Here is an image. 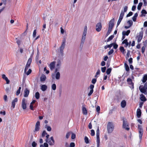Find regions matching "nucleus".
Listing matches in <instances>:
<instances>
[{"label": "nucleus", "mask_w": 147, "mask_h": 147, "mask_svg": "<svg viewBox=\"0 0 147 147\" xmlns=\"http://www.w3.org/2000/svg\"><path fill=\"white\" fill-rule=\"evenodd\" d=\"M114 37L113 35H112L111 36L107 39V42L110 41V40H112Z\"/></svg>", "instance_id": "obj_38"}, {"label": "nucleus", "mask_w": 147, "mask_h": 147, "mask_svg": "<svg viewBox=\"0 0 147 147\" xmlns=\"http://www.w3.org/2000/svg\"><path fill=\"white\" fill-rule=\"evenodd\" d=\"M47 133H46L45 131H44L42 132V137H44L45 136V135L47 134Z\"/></svg>", "instance_id": "obj_50"}, {"label": "nucleus", "mask_w": 147, "mask_h": 147, "mask_svg": "<svg viewBox=\"0 0 147 147\" xmlns=\"http://www.w3.org/2000/svg\"><path fill=\"white\" fill-rule=\"evenodd\" d=\"M114 52V50L113 49H111L108 52V55H110L111 54H112Z\"/></svg>", "instance_id": "obj_48"}, {"label": "nucleus", "mask_w": 147, "mask_h": 147, "mask_svg": "<svg viewBox=\"0 0 147 147\" xmlns=\"http://www.w3.org/2000/svg\"><path fill=\"white\" fill-rule=\"evenodd\" d=\"M127 82H128V84H130L132 87L133 88H134V84L132 82V80L129 78H127Z\"/></svg>", "instance_id": "obj_18"}, {"label": "nucleus", "mask_w": 147, "mask_h": 147, "mask_svg": "<svg viewBox=\"0 0 147 147\" xmlns=\"http://www.w3.org/2000/svg\"><path fill=\"white\" fill-rule=\"evenodd\" d=\"M138 14L137 13H136L135 14L134 16H133V17L132 18V19L133 20L134 22H136V18L138 16Z\"/></svg>", "instance_id": "obj_31"}, {"label": "nucleus", "mask_w": 147, "mask_h": 147, "mask_svg": "<svg viewBox=\"0 0 147 147\" xmlns=\"http://www.w3.org/2000/svg\"><path fill=\"white\" fill-rule=\"evenodd\" d=\"M142 14L141 15V16H145V15L147 13L146 11L144 9H142L141 11Z\"/></svg>", "instance_id": "obj_29"}, {"label": "nucleus", "mask_w": 147, "mask_h": 147, "mask_svg": "<svg viewBox=\"0 0 147 147\" xmlns=\"http://www.w3.org/2000/svg\"><path fill=\"white\" fill-rule=\"evenodd\" d=\"M124 66L126 71H129V69L128 65L126 63H125Z\"/></svg>", "instance_id": "obj_33"}, {"label": "nucleus", "mask_w": 147, "mask_h": 147, "mask_svg": "<svg viewBox=\"0 0 147 147\" xmlns=\"http://www.w3.org/2000/svg\"><path fill=\"white\" fill-rule=\"evenodd\" d=\"M65 42L66 40L65 39H64L62 40L61 45L60 47V53L62 54H63V51L65 45Z\"/></svg>", "instance_id": "obj_4"}, {"label": "nucleus", "mask_w": 147, "mask_h": 147, "mask_svg": "<svg viewBox=\"0 0 147 147\" xmlns=\"http://www.w3.org/2000/svg\"><path fill=\"white\" fill-rule=\"evenodd\" d=\"M35 97L37 99L39 98L40 97V94L38 92H37L35 93Z\"/></svg>", "instance_id": "obj_39"}, {"label": "nucleus", "mask_w": 147, "mask_h": 147, "mask_svg": "<svg viewBox=\"0 0 147 147\" xmlns=\"http://www.w3.org/2000/svg\"><path fill=\"white\" fill-rule=\"evenodd\" d=\"M76 138V135L74 133H72L71 135V138L72 139H74Z\"/></svg>", "instance_id": "obj_57"}, {"label": "nucleus", "mask_w": 147, "mask_h": 147, "mask_svg": "<svg viewBox=\"0 0 147 147\" xmlns=\"http://www.w3.org/2000/svg\"><path fill=\"white\" fill-rule=\"evenodd\" d=\"M139 89L140 91L142 93H144L145 94H147V92H146L147 90L143 86L141 85L139 88Z\"/></svg>", "instance_id": "obj_7"}, {"label": "nucleus", "mask_w": 147, "mask_h": 147, "mask_svg": "<svg viewBox=\"0 0 147 147\" xmlns=\"http://www.w3.org/2000/svg\"><path fill=\"white\" fill-rule=\"evenodd\" d=\"M112 69L111 68H109L107 69L106 71V73L107 75H109L111 73V71Z\"/></svg>", "instance_id": "obj_35"}, {"label": "nucleus", "mask_w": 147, "mask_h": 147, "mask_svg": "<svg viewBox=\"0 0 147 147\" xmlns=\"http://www.w3.org/2000/svg\"><path fill=\"white\" fill-rule=\"evenodd\" d=\"M107 131L108 133H111L113 131L114 126L112 123L109 122L107 124Z\"/></svg>", "instance_id": "obj_1"}, {"label": "nucleus", "mask_w": 147, "mask_h": 147, "mask_svg": "<svg viewBox=\"0 0 147 147\" xmlns=\"http://www.w3.org/2000/svg\"><path fill=\"white\" fill-rule=\"evenodd\" d=\"M123 128H125L126 130H129V127H128L129 125L126 122L124 119L123 120Z\"/></svg>", "instance_id": "obj_10"}, {"label": "nucleus", "mask_w": 147, "mask_h": 147, "mask_svg": "<svg viewBox=\"0 0 147 147\" xmlns=\"http://www.w3.org/2000/svg\"><path fill=\"white\" fill-rule=\"evenodd\" d=\"M56 62L54 61L51 62L49 65V67L51 70H52L55 67V65Z\"/></svg>", "instance_id": "obj_15"}, {"label": "nucleus", "mask_w": 147, "mask_h": 147, "mask_svg": "<svg viewBox=\"0 0 147 147\" xmlns=\"http://www.w3.org/2000/svg\"><path fill=\"white\" fill-rule=\"evenodd\" d=\"M147 80V75H145L143 77L142 82L143 83H145Z\"/></svg>", "instance_id": "obj_30"}, {"label": "nucleus", "mask_w": 147, "mask_h": 147, "mask_svg": "<svg viewBox=\"0 0 147 147\" xmlns=\"http://www.w3.org/2000/svg\"><path fill=\"white\" fill-rule=\"evenodd\" d=\"M143 32H140L139 33V35L137 36L138 39V42H140L142 40L143 36Z\"/></svg>", "instance_id": "obj_9"}, {"label": "nucleus", "mask_w": 147, "mask_h": 147, "mask_svg": "<svg viewBox=\"0 0 147 147\" xmlns=\"http://www.w3.org/2000/svg\"><path fill=\"white\" fill-rule=\"evenodd\" d=\"M55 73H56L55 74H53L52 75V78L54 79L55 77V78L57 80L59 79L60 76V73L59 72H58V71L56 72H55Z\"/></svg>", "instance_id": "obj_5"}, {"label": "nucleus", "mask_w": 147, "mask_h": 147, "mask_svg": "<svg viewBox=\"0 0 147 147\" xmlns=\"http://www.w3.org/2000/svg\"><path fill=\"white\" fill-rule=\"evenodd\" d=\"M114 44V43H112L110 45H107L104 48L106 49L108 48H111L113 46Z\"/></svg>", "instance_id": "obj_34"}, {"label": "nucleus", "mask_w": 147, "mask_h": 147, "mask_svg": "<svg viewBox=\"0 0 147 147\" xmlns=\"http://www.w3.org/2000/svg\"><path fill=\"white\" fill-rule=\"evenodd\" d=\"M84 140H85V142L86 144H88L89 143L88 139L87 137L85 136V137Z\"/></svg>", "instance_id": "obj_42"}, {"label": "nucleus", "mask_w": 147, "mask_h": 147, "mask_svg": "<svg viewBox=\"0 0 147 147\" xmlns=\"http://www.w3.org/2000/svg\"><path fill=\"white\" fill-rule=\"evenodd\" d=\"M70 133H71L70 132H69L67 133V134H66V137L67 139L68 138H69V137L70 135Z\"/></svg>", "instance_id": "obj_55"}, {"label": "nucleus", "mask_w": 147, "mask_h": 147, "mask_svg": "<svg viewBox=\"0 0 147 147\" xmlns=\"http://www.w3.org/2000/svg\"><path fill=\"white\" fill-rule=\"evenodd\" d=\"M96 30L98 32L100 31L102 28L101 24L100 22H99L97 24L96 26Z\"/></svg>", "instance_id": "obj_11"}, {"label": "nucleus", "mask_w": 147, "mask_h": 147, "mask_svg": "<svg viewBox=\"0 0 147 147\" xmlns=\"http://www.w3.org/2000/svg\"><path fill=\"white\" fill-rule=\"evenodd\" d=\"M47 87L45 85H42L41 86V89L43 91H45L47 89Z\"/></svg>", "instance_id": "obj_24"}, {"label": "nucleus", "mask_w": 147, "mask_h": 147, "mask_svg": "<svg viewBox=\"0 0 147 147\" xmlns=\"http://www.w3.org/2000/svg\"><path fill=\"white\" fill-rule=\"evenodd\" d=\"M75 146V143L74 142H71L70 144V147H74Z\"/></svg>", "instance_id": "obj_62"}, {"label": "nucleus", "mask_w": 147, "mask_h": 147, "mask_svg": "<svg viewBox=\"0 0 147 147\" xmlns=\"http://www.w3.org/2000/svg\"><path fill=\"white\" fill-rule=\"evenodd\" d=\"M61 64V60L58 59L57 60L56 62V64L55 68V72L59 70L60 69Z\"/></svg>", "instance_id": "obj_3"}, {"label": "nucleus", "mask_w": 147, "mask_h": 147, "mask_svg": "<svg viewBox=\"0 0 147 147\" xmlns=\"http://www.w3.org/2000/svg\"><path fill=\"white\" fill-rule=\"evenodd\" d=\"M32 145L33 147H36L37 145V144L34 141L32 142Z\"/></svg>", "instance_id": "obj_51"}, {"label": "nucleus", "mask_w": 147, "mask_h": 147, "mask_svg": "<svg viewBox=\"0 0 147 147\" xmlns=\"http://www.w3.org/2000/svg\"><path fill=\"white\" fill-rule=\"evenodd\" d=\"M91 135L92 136H94L95 135V132L94 130L92 129L91 130Z\"/></svg>", "instance_id": "obj_49"}, {"label": "nucleus", "mask_w": 147, "mask_h": 147, "mask_svg": "<svg viewBox=\"0 0 147 147\" xmlns=\"http://www.w3.org/2000/svg\"><path fill=\"white\" fill-rule=\"evenodd\" d=\"M114 43L113 45V48L115 49H116L117 48L118 46L117 44H115L114 43Z\"/></svg>", "instance_id": "obj_54"}, {"label": "nucleus", "mask_w": 147, "mask_h": 147, "mask_svg": "<svg viewBox=\"0 0 147 147\" xmlns=\"http://www.w3.org/2000/svg\"><path fill=\"white\" fill-rule=\"evenodd\" d=\"M36 30H34L33 31V37H35L36 36Z\"/></svg>", "instance_id": "obj_56"}, {"label": "nucleus", "mask_w": 147, "mask_h": 147, "mask_svg": "<svg viewBox=\"0 0 147 147\" xmlns=\"http://www.w3.org/2000/svg\"><path fill=\"white\" fill-rule=\"evenodd\" d=\"M84 42V41H81L80 45V47H81V48H82L83 47Z\"/></svg>", "instance_id": "obj_60"}, {"label": "nucleus", "mask_w": 147, "mask_h": 147, "mask_svg": "<svg viewBox=\"0 0 147 147\" xmlns=\"http://www.w3.org/2000/svg\"><path fill=\"white\" fill-rule=\"evenodd\" d=\"M93 92V89H92V90L91 89L90 92L88 94V96H90L92 94Z\"/></svg>", "instance_id": "obj_58"}, {"label": "nucleus", "mask_w": 147, "mask_h": 147, "mask_svg": "<svg viewBox=\"0 0 147 147\" xmlns=\"http://www.w3.org/2000/svg\"><path fill=\"white\" fill-rule=\"evenodd\" d=\"M106 69V68L105 67H102L101 68V71L103 73L105 72V71Z\"/></svg>", "instance_id": "obj_46"}, {"label": "nucleus", "mask_w": 147, "mask_h": 147, "mask_svg": "<svg viewBox=\"0 0 147 147\" xmlns=\"http://www.w3.org/2000/svg\"><path fill=\"white\" fill-rule=\"evenodd\" d=\"M112 30L108 29V31L106 34V36H107L109 35V34L111 32Z\"/></svg>", "instance_id": "obj_47"}, {"label": "nucleus", "mask_w": 147, "mask_h": 147, "mask_svg": "<svg viewBox=\"0 0 147 147\" xmlns=\"http://www.w3.org/2000/svg\"><path fill=\"white\" fill-rule=\"evenodd\" d=\"M100 69H98V70L97 72L96 73V75H99L100 74Z\"/></svg>", "instance_id": "obj_64"}, {"label": "nucleus", "mask_w": 147, "mask_h": 147, "mask_svg": "<svg viewBox=\"0 0 147 147\" xmlns=\"http://www.w3.org/2000/svg\"><path fill=\"white\" fill-rule=\"evenodd\" d=\"M29 90L27 88H26L24 92V96L25 97H27L29 93Z\"/></svg>", "instance_id": "obj_16"}, {"label": "nucleus", "mask_w": 147, "mask_h": 147, "mask_svg": "<svg viewBox=\"0 0 147 147\" xmlns=\"http://www.w3.org/2000/svg\"><path fill=\"white\" fill-rule=\"evenodd\" d=\"M128 61L130 64H132L133 62L132 58H130L129 59Z\"/></svg>", "instance_id": "obj_63"}, {"label": "nucleus", "mask_w": 147, "mask_h": 147, "mask_svg": "<svg viewBox=\"0 0 147 147\" xmlns=\"http://www.w3.org/2000/svg\"><path fill=\"white\" fill-rule=\"evenodd\" d=\"M124 14L123 12V10H122L121 12L120 13V16L119 17V19L118 21L117 24V27L120 24V22H121L122 20L123 16H124Z\"/></svg>", "instance_id": "obj_6"}, {"label": "nucleus", "mask_w": 147, "mask_h": 147, "mask_svg": "<svg viewBox=\"0 0 147 147\" xmlns=\"http://www.w3.org/2000/svg\"><path fill=\"white\" fill-rule=\"evenodd\" d=\"M130 32V31L129 30H128L127 31H123L122 32V35H125V36H128Z\"/></svg>", "instance_id": "obj_21"}, {"label": "nucleus", "mask_w": 147, "mask_h": 147, "mask_svg": "<svg viewBox=\"0 0 147 147\" xmlns=\"http://www.w3.org/2000/svg\"><path fill=\"white\" fill-rule=\"evenodd\" d=\"M141 110L139 109H138L137 111V115L138 118H140L141 115Z\"/></svg>", "instance_id": "obj_23"}, {"label": "nucleus", "mask_w": 147, "mask_h": 147, "mask_svg": "<svg viewBox=\"0 0 147 147\" xmlns=\"http://www.w3.org/2000/svg\"><path fill=\"white\" fill-rule=\"evenodd\" d=\"M133 13L132 12L130 11L127 15L126 17H128L132 15Z\"/></svg>", "instance_id": "obj_53"}, {"label": "nucleus", "mask_w": 147, "mask_h": 147, "mask_svg": "<svg viewBox=\"0 0 147 147\" xmlns=\"http://www.w3.org/2000/svg\"><path fill=\"white\" fill-rule=\"evenodd\" d=\"M120 50L121 52L123 54L125 51V50L124 49V47H121L120 48Z\"/></svg>", "instance_id": "obj_44"}, {"label": "nucleus", "mask_w": 147, "mask_h": 147, "mask_svg": "<svg viewBox=\"0 0 147 147\" xmlns=\"http://www.w3.org/2000/svg\"><path fill=\"white\" fill-rule=\"evenodd\" d=\"M114 19L113 18L111 20L109 23L108 29L112 30V28L114 26Z\"/></svg>", "instance_id": "obj_8"}, {"label": "nucleus", "mask_w": 147, "mask_h": 147, "mask_svg": "<svg viewBox=\"0 0 147 147\" xmlns=\"http://www.w3.org/2000/svg\"><path fill=\"white\" fill-rule=\"evenodd\" d=\"M21 88V87H19L17 91L16 92V95L17 96L20 93Z\"/></svg>", "instance_id": "obj_40"}, {"label": "nucleus", "mask_w": 147, "mask_h": 147, "mask_svg": "<svg viewBox=\"0 0 147 147\" xmlns=\"http://www.w3.org/2000/svg\"><path fill=\"white\" fill-rule=\"evenodd\" d=\"M18 101V99L16 98H15L12 101V106L13 107V108L15 107L16 102H17Z\"/></svg>", "instance_id": "obj_22"}, {"label": "nucleus", "mask_w": 147, "mask_h": 147, "mask_svg": "<svg viewBox=\"0 0 147 147\" xmlns=\"http://www.w3.org/2000/svg\"><path fill=\"white\" fill-rule=\"evenodd\" d=\"M32 60L31 58H29L26 65L30 67L32 62Z\"/></svg>", "instance_id": "obj_32"}, {"label": "nucleus", "mask_w": 147, "mask_h": 147, "mask_svg": "<svg viewBox=\"0 0 147 147\" xmlns=\"http://www.w3.org/2000/svg\"><path fill=\"white\" fill-rule=\"evenodd\" d=\"M82 113L86 115L87 114V112L86 109L83 106L82 107Z\"/></svg>", "instance_id": "obj_25"}, {"label": "nucleus", "mask_w": 147, "mask_h": 147, "mask_svg": "<svg viewBox=\"0 0 147 147\" xmlns=\"http://www.w3.org/2000/svg\"><path fill=\"white\" fill-rule=\"evenodd\" d=\"M142 4L143 3H139L137 7V9L138 10H139L140 9L142 5Z\"/></svg>", "instance_id": "obj_37"}, {"label": "nucleus", "mask_w": 147, "mask_h": 147, "mask_svg": "<svg viewBox=\"0 0 147 147\" xmlns=\"http://www.w3.org/2000/svg\"><path fill=\"white\" fill-rule=\"evenodd\" d=\"M128 7L127 6H125L124 7L123 11V12L124 13L125 12L127 11V10Z\"/></svg>", "instance_id": "obj_45"}, {"label": "nucleus", "mask_w": 147, "mask_h": 147, "mask_svg": "<svg viewBox=\"0 0 147 147\" xmlns=\"http://www.w3.org/2000/svg\"><path fill=\"white\" fill-rule=\"evenodd\" d=\"M2 78L3 79L6 81L7 84H8L9 83V80L7 78L5 74H3L2 75Z\"/></svg>", "instance_id": "obj_17"}, {"label": "nucleus", "mask_w": 147, "mask_h": 147, "mask_svg": "<svg viewBox=\"0 0 147 147\" xmlns=\"http://www.w3.org/2000/svg\"><path fill=\"white\" fill-rule=\"evenodd\" d=\"M31 71H32V70L31 69H29L28 70V71L26 73V74L27 75H28L30 74L31 73Z\"/></svg>", "instance_id": "obj_59"}, {"label": "nucleus", "mask_w": 147, "mask_h": 147, "mask_svg": "<svg viewBox=\"0 0 147 147\" xmlns=\"http://www.w3.org/2000/svg\"><path fill=\"white\" fill-rule=\"evenodd\" d=\"M22 106L23 109H25L26 108V105L25 102V99L23 98L22 100Z\"/></svg>", "instance_id": "obj_13"}, {"label": "nucleus", "mask_w": 147, "mask_h": 147, "mask_svg": "<svg viewBox=\"0 0 147 147\" xmlns=\"http://www.w3.org/2000/svg\"><path fill=\"white\" fill-rule=\"evenodd\" d=\"M133 22L131 20H128L127 22V24L129 25L128 26H125L124 27L126 29H128L130 28L133 25Z\"/></svg>", "instance_id": "obj_14"}, {"label": "nucleus", "mask_w": 147, "mask_h": 147, "mask_svg": "<svg viewBox=\"0 0 147 147\" xmlns=\"http://www.w3.org/2000/svg\"><path fill=\"white\" fill-rule=\"evenodd\" d=\"M126 105V102L125 100H123L121 103V106L122 108H124Z\"/></svg>", "instance_id": "obj_19"}, {"label": "nucleus", "mask_w": 147, "mask_h": 147, "mask_svg": "<svg viewBox=\"0 0 147 147\" xmlns=\"http://www.w3.org/2000/svg\"><path fill=\"white\" fill-rule=\"evenodd\" d=\"M46 127L47 128V130L48 131H50L51 130V127L47 125H46Z\"/></svg>", "instance_id": "obj_41"}, {"label": "nucleus", "mask_w": 147, "mask_h": 147, "mask_svg": "<svg viewBox=\"0 0 147 147\" xmlns=\"http://www.w3.org/2000/svg\"><path fill=\"white\" fill-rule=\"evenodd\" d=\"M87 32V27L85 26L84 27V30L83 32L82 36H86Z\"/></svg>", "instance_id": "obj_27"}, {"label": "nucleus", "mask_w": 147, "mask_h": 147, "mask_svg": "<svg viewBox=\"0 0 147 147\" xmlns=\"http://www.w3.org/2000/svg\"><path fill=\"white\" fill-rule=\"evenodd\" d=\"M100 107L99 106H97V107L96 108V111L97 112H99V111H100Z\"/></svg>", "instance_id": "obj_61"}, {"label": "nucleus", "mask_w": 147, "mask_h": 147, "mask_svg": "<svg viewBox=\"0 0 147 147\" xmlns=\"http://www.w3.org/2000/svg\"><path fill=\"white\" fill-rule=\"evenodd\" d=\"M96 81V78H94L92 79V84H95Z\"/></svg>", "instance_id": "obj_52"}, {"label": "nucleus", "mask_w": 147, "mask_h": 147, "mask_svg": "<svg viewBox=\"0 0 147 147\" xmlns=\"http://www.w3.org/2000/svg\"><path fill=\"white\" fill-rule=\"evenodd\" d=\"M140 99L141 101H145L147 100L145 96L142 94L140 95Z\"/></svg>", "instance_id": "obj_20"}, {"label": "nucleus", "mask_w": 147, "mask_h": 147, "mask_svg": "<svg viewBox=\"0 0 147 147\" xmlns=\"http://www.w3.org/2000/svg\"><path fill=\"white\" fill-rule=\"evenodd\" d=\"M40 125V122L39 121H37L35 125V130L34 131V132H36V131H37L39 130Z\"/></svg>", "instance_id": "obj_12"}, {"label": "nucleus", "mask_w": 147, "mask_h": 147, "mask_svg": "<svg viewBox=\"0 0 147 147\" xmlns=\"http://www.w3.org/2000/svg\"><path fill=\"white\" fill-rule=\"evenodd\" d=\"M96 136L97 147H100V139L99 138V127H98L96 131Z\"/></svg>", "instance_id": "obj_2"}, {"label": "nucleus", "mask_w": 147, "mask_h": 147, "mask_svg": "<svg viewBox=\"0 0 147 147\" xmlns=\"http://www.w3.org/2000/svg\"><path fill=\"white\" fill-rule=\"evenodd\" d=\"M46 77L44 74H42L40 78V81L42 82L44 81L46 79Z\"/></svg>", "instance_id": "obj_26"}, {"label": "nucleus", "mask_w": 147, "mask_h": 147, "mask_svg": "<svg viewBox=\"0 0 147 147\" xmlns=\"http://www.w3.org/2000/svg\"><path fill=\"white\" fill-rule=\"evenodd\" d=\"M51 140L52 141V143H50V145L52 146L55 143V141L53 139V137H51L50 138Z\"/></svg>", "instance_id": "obj_36"}, {"label": "nucleus", "mask_w": 147, "mask_h": 147, "mask_svg": "<svg viewBox=\"0 0 147 147\" xmlns=\"http://www.w3.org/2000/svg\"><path fill=\"white\" fill-rule=\"evenodd\" d=\"M56 85L55 84H52V86H51L52 89L53 90H55L56 89Z\"/></svg>", "instance_id": "obj_43"}, {"label": "nucleus", "mask_w": 147, "mask_h": 147, "mask_svg": "<svg viewBox=\"0 0 147 147\" xmlns=\"http://www.w3.org/2000/svg\"><path fill=\"white\" fill-rule=\"evenodd\" d=\"M139 130V137L140 140H141L142 137L143 133V130L141 129Z\"/></svg>", "instance_id": "obj_28"}]
</instances>
